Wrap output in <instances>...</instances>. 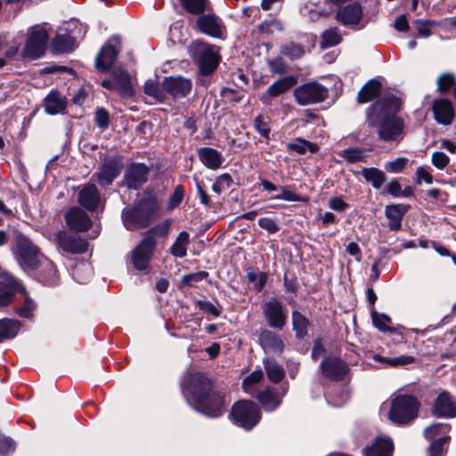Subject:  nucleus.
I'll list each match as a JSON object with an SVG mask.
<instances>
[{
	"label": "nucleus",
	"mask_w": 456,
	"mask_h": 456,
	"mask_svg": "<svg viewBox=\"0 0 456 456\" xmlns=\"http://www.w3.org/2000/svg\"><path fill=\"white\" fill-rule=\"evenodd\" d=\"M181 390L191 408L209 419L222 417L230 403L225 391L217 388L214 380L200 371L188 373Z\"/></svg>",
	"instance_id": "obj_1"
},
{
	"label": "nucleus",
	"mask_w": 456,
	"mask_h": 456,
	"mask_svg": "<svg viewBox=\"0 0 456 456\" xmlns=\"http://www.w3.org/2000/svg\"><path fill=\"white\" fill-rule=\"evenodd\" d=\"M160 203L157 194L153 191L146 189L132 207L125 208L122 210V223L127 231L145 229L158 219Z\"/></svg>",
	"instance_id": "obj_2"
},
{
	"label": "nucleus",
	"mask_w": 456,
	"mask_h": 456,
	"mask_svg": "<svg viewBox=\"0 0 456 456\" xmlns=\"http://www.w3.org/2000/svg\"><path fill=\"white\" fill-rule=\"evenodd\" d=\"M189 54L197 64L199 74L202 77L212 75L221 61V56L215 50V45L200 40H195L190 45Z\"/></svg>",
	"instance_id": "obj_3"
},
{
	"label": "nucleus",
	"mask_w": 456,
	"mask_h": 456,
	"mask_svg": "<svg viewBox=\"0 0 456 456\" xmlns=\"http://www.w3.org/2000/svg\"><path fill=\"white\" fill-rule=\"evenodd\" d=\"M228 418L233 425L248 432L259 424L262 412L255 402L241 399L232 405Z\"/></svg>",
	"instance_id": "obj_4"
},
{
	"label": "nucleus",
	"mask_w": 456,
	"mask_h": 456,
	"mask_svg": "<svg viewBox=\"0 0 456 456\" xmlns=\"http://www.w3.org/2000/svg\"><path fill=\"white\" fill-rule=\"evenodd\" d=\"M419 400L412 395L400 394L392 401L388 411L389 419L398 425H405L418 417Z\"/></svg>",
	"instance_id": "obj_5"
},
{
	"label": "nucleus",
	"mask_w": 456,
	"mask_h": 456,
	"mask_svg": "<svg viewBox=\"0 0 456 456\" xmlns=\"http://www.w3.org/2000/svg\"><path fill=\"white\" fill-rule=\"evenodd\" d=\"M366 122L370 127H378L379 139L383 142H399L403 137L404 120L400 116L375 117L366 118Z\"/></svg>",
	"instance_id": "obj_6"
},
{
	"label": "nucleus",
	"mask_w": 456,
	"mask_h": 456,
	"mask_svg": "<svg viewBox=\"0 0 456 456\" xmlns=\"http://www.w3.org/2000/svg\"><path fill=\"white\" fill-rule=\"evenodd\" d=\"M16 257L23 269H35L43 256L37 246L21 233L15 235Z\"/></svg>",
	"instance_id": "obj_7"
},
{
	"label": "nucleus",
	"mask_w": 456,
	"mask_h": 456,
	"mask_svg": "<svg viewBox=\"0 0 456 456\" xmlns=\"http://www.w3.org/2000/svg\"><path fill=\"white\" fill-rule=\"evenodd\" d=\"M48 33L45 27L37 25L28 29V36L22 52L24 59L36 60L45 52Z\"/></svg>",
	"instance_id": "obj_8"
},
{
	"label": "nucleus",
	"mask_w": 456,
	"mask_h": 456,
	"mask_svg": "<svg viewBox=\"0 0 456 456\" xmlns=\"http://www.w3.org/2000/svg\"><path fill=\"white\" fill-rule=\"evenodd\" d=\"M294 97L297 104L305 106L324 102L329 97V90L316 82H306L294 89Z\"/></svg>",
	"instance_id": "obj_9"
},
{
	"label": "nucleus",
	"mask_w": 456,
	"mask_h": 456,
	"mask_svg": "<svg viewBox=\"0 0 456 456\" xmlns=\"http://www.w3.org/2000/svg\"><path fill=\"white\" fill-rule=\"evenodd\" d=\"M263 315L270 329L282 330L288 322V310L277 297H272L262 305Z\"/></svg>",
	"instance_id": "obj_10"
},
{
	"label": "nucleus",
	"mask_w": 456,
	"mask_h": 456,
	"mask_svg": "<svg viewBox=\"0 0 456 456\" xmlns=\"http://www.w3.org/2000/svg\"><path fill=\"white\" fill-rule=\"evenodd\" d=\"M402 105L403 102L399 97L393 94H386L368 107L367 119H372L375 117L398 116L397 113L401 110Z\"/></svg>",
	"instance_id": "obj_11"
},
{
	"label": "nucleus",
	"mask_w": 456,
	"mask_h": 456,
	"mask_svg": "<svg viewBox=\"0 0 456 456\" xmlns=\"http://www.w3.org/2000/svg\"><path fill=\"white\" fill-rule=\"evenodd\" d=\"M322 375L330 381H343L350 372V367L340 357L325 356L320 363Z\"/></svg>",
	"instance_id": "obj_12"
},
{
	"label": "nucleus",
	"mask_w": 456,
	"mask_h": 456,
	"mask_svg": "<svg viewBox=\"0 0 456 456\" xmlns=\"http://www.w3.org/2000/svg\"><path fill=\"white\" fill-rule=\"evenodd\" d=\"M16 293H25V287L20 281L10 273H1L0 307L10 305Z\"/></svg>",
	"instance_id": "obj_13"
},
{
	"label": "nucleus",
	"mask_w": 456,
	"mask_h": 456,
	"mask_svg": "<svg viewBox=\"0 0 456 456\" xmlns=\"http://www.w3.org/2000/svg\"><path fill=\"white\" fill-rule=\"evenodd\" d=\"M156 246L150 239H142L132 252V263L138 271H146L155 251Z\"/></svg>",
	"instance_id": "obj_14"
},
{
	"label": "nucleus",
	"mask_w": 456,
	"mask_h": 456,
	"mask_svg": "<svg viewBox=\"0 0 456 456\" xmlns=\"http://www.w3.org/2000/svg\"><path fill=\"white\" fill-rule=\"evenodd\" d=\"M149 174L150 168L146 164L133 162L125 170V184L130 190H138L148 181Z\"/></svg>",
	"instance_id": "obj_15"
},
{
	"label": "nucleus",
	"mask_w": 456,
	"mask_h": 456,
	"mask_svg": "<svg viewBox=\"0 0 456 456\" xmlns=\"http://www.w3.org/2000/svg\"><path fill=\"white\" fill-rule=\"evenodd\" d=\"M162 87L166 95L169 94L175 99L184 98L191 93L192 83L191 79L183 76H169L163 78Z\"/></svg>",
	"instance_id": "obj_16"
},
{
	"label": "nucleus",
	"mask_w": 456,
	"mask_h": 456,
	"mask_svg": "<svg viewBox=\"0 0 456 456\" xmlns=\"http://www.w3.org/2000/svg\"><path fill=\"white\" fill-rule=\"evenodd\" d=\"M55 241L61 249L69 254H83L88 248V242L86 240L64 231L56 234Z\"/></svg>",
	"instance_id": "obj_17"
},
{
	"label": "nucleus",
	"mask_w": 456,
	"mask_h": 456,
	"mask_svg": "<svg viewBox=\"0 0 456 456\" xmlns=\"http://www.w3.org/2000/svg\"><path fill=\"white\" fill-rule=\"evenodd\" d=\"M431 412L438 418H456V399L448 391L441 392L434 401Z\"/></svg>",
	"instance_id": "obj_18"
},
{
	"label": "nucleus",
	"mask_w": 456,
	"mask_h": 456,
	"mask_svg": "<svg viewBox=\"0 0 456 456\" xmlns=\"http://www.w3.org/2000/svg\"><path fill=\"white\" fill-rule=\"evenodd\" d=\"M258 344L265 353L281 354L285 344L280 334L268 329H264L258 335Z\"/></svg>",
	"instance_id": "obj_19"
},
{
	"label": "nucleus",
	"mask_w": 456,
	"mask_h": 456,
	"mask_svg": "<svg viewBox=\"0 0 456 456\" xmlns=\"http://www.w3.org/2000/svg\"><path fill=\"white\" fill-rule=\"evenodd\" d=\"M197 28L203 34L214 38L222 37V21L215 13H201L196 20Z\"/></svg>",
	"instance_id": "obj_20"
},
{
	"label": "nucleus",
	"mask_w": 456,
	"mask_h": 456,
	"mask_svg": "<svg viewBox=\"0 0 456 456\" xmlns=\"http://www.w3.org/2000/svg\"><path fill=\"white\" fill-rule=\"evenodd\" d=\"M435 120L441 125H451L455 117L452 102L447 98L436 99L432 103Z\"/></svg>",
	"instance_id": "obj_21"
},
{
	"label": "nucleus",
	"mask_w": 456,
	"mask_h": 456,
	"mask_svg": "<svg viewBox=\"0 0 456 456\" xmlns=\"http://www.w3.org/2000/svg\"><path fill=\"white\" fill-rule=\"evenodd\" d=\"M362 7L360 3L354 2L340 7L335 15L336 20L342 25H358L362 18Z\"/></svg>",
	"instance_id": "obj_22"
},
{
	"label": "nucleus",
	"mask_w": 456,
	"mask_h": 456,
	"mask_svg": "<svg viewBox=\"0 0 456 456\" xmlns=\"http://www.w3.org/2000/svg\"><path fill=\"white\" fill-rule=\"evenodd\" d=\"M409 204H389L385 208V216L388 220V229L391 232H398L402 229V222L405 214L409 212Z\"/></svg>",
	"instance_id": "obj_23"
},
{
	"label": "nucleus",
	"mask_w": 456,
	"mask_h": 456,
	"mask_svg": "<svg viewBox=\"0 0 456 456\" xmlns=\"http://www.w3.org/2000/svg\"><path fill=\"white\" fill-rule=\"evenodd\" d=\"M78 203L86 210L93 212L102 206V199L96 186L87 183L82 187L77 196Z\"/></svg>",
	"instance_id": "obj_24"
},
{
	"label": "nucleus",
	"mask_w": 456,
	"mask_h": 456,
	"mask_svg": "<svg viewBox=\"0 0 456 456\" xmlns=\"http://www.w3.org/2000/svg\"><path fill=\"white\" fill-rule=\"evenodd\" d=\"M67 225L77 232H86L91 225L92 221L87 214L79 207H73L65 214Z\"/></svg>",
	"instance_id": "obj_25"
},
{
	"label": "nucleus",
	"mask_w": 456,
	"mask_h": 456,
	"mask_svg": "<svg viewBox=\"0 0 456 456\" xmlns=\"http://www.w3.org/2000/svg\"><path fill=\"white\" fill-rule=\"evenodd\" d=\"M394 443L389 437L377 436L362 449V456H393Z\"/></svg>",
	"instance_id": "obj_26"
},
{
	"label": "nucleus",
	"mask_w": 456,
	"mask_h": 456,
	"mask_svg": "<svg viewBox=\"0 0 456 456\" xmlns=\"http://www.w3.org/2000/svg\"><path fill=\"white\" fill-rule=\"evenodd\" d=\"M116 94L123 99H131L135 95L130 74L120 66H116Z\"/></svg>",
	"instance_id": "obj_27"
},
{
	"label": "nucleus",
	"mask_w": 456,
	"mask_h": 456,
	"mask_svg": "<svg viewBox=\"0 0 456 456\" xmlns=\"http://www.w3.org/2000/svg\"><path fill=\"white\" fill-rule=\"evenodd\" d=\"M255 398L267 412L274 411L282 403L281 396L272 387H266L265 389L258 391Z\"/></svg>",
	"instance_id": "obj_28"
},
{
	"label": "nucleus",
	"mask_w": 456,
	"mask_h": 456,
	"mask_svg": "<svg viewBox=\"0 0 456 456\" xmlns=\"http://www.w3.org/2000/svg\"><path fill=\"white\" fill-rule=\"evenodd\" d=\"M196 151L200 161L207 168L217 170L222 167L224 157L216 149L211 147H201L198 148Z\"/></svg>",
	"instance_id": "obj_29"
},
{
	"label": "nucleus",
	"mask_w": 456,
	"mask_h": 456,
	"mask_svg": "<svg viewBox=\"0 0 456 456\" xmlns=\"http://www.w3.org/2000/svg\"><path fill=\"white\" fill-rule=\"evenodd\" d=\"M297 83L295 76L289 75L283 77L273 83L263 94L262 100L265 101L266 97H278L291 89Z\"/></svg>",
	"instance_id": "obj_30"
},
{
	"label": "nucleus",
	"mask_w": 456,
	"mask_h": 456,
	"mask_svg": "<svg viewBox=\"0 0 456 456\" xmlns=\"http://www.w3.org/2000/svg\"><path fill=\"white\" fill-rule=\"evenodd\" d=\"M381 90L382 84L379 79H370L362 86V88L358 92V103L363 104L375 100L380 95Z\"/></svg>",
	"instance_id": "obj_31"
},
{
	"label": "nucleus",
	"mask_w": 456,
	"mask_h": 456,
	"mask_svg": "<svg viewBox=\"0 0 456 456\" xmlns=\"http://www.w3.org/2000/svg\"><path fill=\"white\" fill-rule=\"evenodd\" d=\"M291 325L292 330L295 332V338L297 340H303L308 335L311 322L298 310H293L291 312Z\"/></svg>",
	"instance_id": "obj_32"
},
{
	"label": "nucleus",
	"mask_w": 456,
	"mask_h": 456,
	"mask_svg": "<svg viewBox=\"0 0 456 456\" xmlns=\"http://www.w3.org/2000/svg\"><path fill=\"white\" fill-rule=\"evenodd\" d=\"M174 223V219L171 217H167L165 220H163L161 223H159L153 226H151L150 229H148L143 233L144 239H150L151 242L156 246L157 241L156 238L158 239H163L166 240L169 234L171 226Z\"/></svg>",
	"instance_id": "obj_33"
},
{
	"label": "nucleus",
	"mask_w": 456,
	"mask_h": 456,
	"mask_svg": "<svg viewBox=\"0 0 456 456\" xmlns=\"http://www.w3.org/2000/svg\"><path fill=\"white\" fill-rule=\"evenodd\" d=\"M66 106V98L57 91H52L45 99V110L50 115L63 112Z\"/></svg>",
	"instance_id": "obj_34"
},
{
	"label": "nucleus",
	"mask_w": 456,
	"mask_h": 456,
	"mask_svg": "<svg viewBox=\"0 0 456 456\" xmlns=\"http://www.w3.org/2000/svg\"><path fill=\"white\" fill-rule=\"evenodd\" d=\"M263 363L266 376L272 383L278 384L284 379L285 370L274 358L265 357L263 360Z\"/></svg>",
	"instance_id": "obj_35"
},
{
	"label": "nucleus",
	"mask_w": 456,
	"mask_h": 456,
	"mask_svg": "<svg viewBox=\"0 0 456 456\" xmlns=\"http://www.w3.org/2000/svg\"><path fill=\"white\" fill-rule=\"evenodd\" d=\"M114 63V46L107 44L105 45L95 61L96 69L101 72L109 70Z\"/></svg>",
	"instance_id": "obj_36"
},
{
	"label": "nucleus",
	"mask_w": 456,
	"mask_h": 456,
	"mask_svg": "<svg viewBox=\"0 0 456 456\" xmlns=\"http://www.w3.org/2000/svg\"><path fill=\"white\" fill-rule=\"evenodd\" d=\"M361 175L376 190L380 189L387 180L386 174L378 167H363Z\"/></svg>",
	"instance_id": "obj_37"
},
{
	"label": "nucleus",
	"mask_w": 456,
	"mask_h": 456,
	"mask_svg": "<svg viewBox=\"0 0 456 456\" xmlns=\"http://www.w3.org/2000/svg\"><path fill=\"white\" fill-rule=\"evenodd\" d=\"M190 244V234L186 231L179 232L175 242L169 248V253L178 258H183L187 255V246Z\"/></svg>",
	"instance_id": "obj_38"
},
{
	"label": "nucleus",
	"mask_w": 456,
	"mask_h": 456,
	"mask_svg": "<svg viewBox=\"0 0 456 456\" xmlns=\"http://www.w3.org/2000/svg\"><path fill=\"white\" fill-rule=\"evenodd\" d=\"M286 147L289 151H295L299 155H305L307 150L311 153H316L320 149L315 142L302 137H297L295 142H289Z\"/></svg>",
	"instance_id": "obj_39"
},
{
	"label": "nucleus",
	"mask_w": 456,
	"mask_h": 456,
	"mask_svg": "<svg viewBox=\"0 0 456 456\" xmlns=\"http://www.w3.org/2000/svg\"><path fill=\"white\" fill-rule=\"evenodd\" d=\"M143 92L146 95L152 97L158 102H164L167 99L162 84L159 85L157 79H148L144 83Z\"/></svg>",
	"instance_id": "obj_40"
},
{
	"label": "nucleus",
	"mask_w": 456,
	"mask_h": 456,
	"mask_svg": "<svg viewBox=\"0 0 456 456\" xmlns=\"http://www.w3.org/2000/svg\"><path fill=\"white\" fill-rule=\"evenodd\" d=\"M94 175L101 186L110 185L114 179V160L105 161Z\"/></svg>",
	"instance_id": "obj_41"
},
{
	"label": "nucleus",
	"mask_w": 456,
	"mask_h": 456,
	"mask_svg": "<svg viewBox=\"0 0 456 456\" xmlns=\"http://www.w3.org/2000/svg\"><path fill=\"white\" fill-rule=\"evenodd\" d=\"M370 317L373 326L381 332L396 333V329L387 325L385 322L391 323L392 319L387 314H379L375 309H371Z\"/></svg>",
	"instance_id": "obj_42"
},
{
	"label": "nucleus",
	"mask_w": 456,
	"mask_h": 456,
	"mask_svg": "<svg viewBox=\"0 0 456 456\" xmlns=\"http://www.w3.org/2000/svg\"><path fill=\"white\" fill-rule=\"evenodd\" d=\"M436 85L440 94H448L456 86V77L451 72L442 73L436 79Z\"/></svg>",
	"instance_id": "obj_43"
},
{
	"label": "nucleus",
	"mask_w": 456,
	"mask_h": 456,
	"mask_svg": "<svg viewBox=\"0 0 456 456\" xmlns=\"http://www.w3.org/2000/svg\"><path fill=\"white\" fill-rule=\"evenodd\" d=\"M373 360L378 362L386 363L391 367L405 366L415 362V357L411 355H399L396 357H385L380 354H375Z\"/></svg>",
	"instance_id": "obj_44"
},
{
	"label": "nucleus",
	"mask_w": 456,
	"mask_h": 456,
	"mask_svg": "<svg viewBox=\"0 0 456 456\" xmlns=\"http://www.w3.org/2000/svg\"><path fill=\"white\" fill-rule=\"evenodd\" d=\"M20 330V322L11 319L0 320V342L3 339L14 338Z\"/></svg>",
	"instance_id": "obj_45"
},
{
	"label": "nucleus",
	"mask_w": 456,
	"mask_h": 456,
	"mask_svg": "<svg viewBox=\"0 0 456 456\" xmlns=\"http://www.w3.org/2000/svg\"><path fill=\"white\" fill-rule=\"evenodd\" d=\"M247 279L249 283L253 284V289L256 292H261L267 283L268 274L265 272H256L250 269L247 272Z\"/></svg>",
	"instance_id": "obj_46"
},
{
	"label": "nucleus",
	"mask_w": 456,
	"mask_h": 456,
	"mask_svg": "<svg viewBox=\"0 0 456 456\" xmlns=\"http://www.w3.org/2000/svg\"><path fill=\"white\" fill-rule=\"evenodd\" d=\"M281 53L289 60L294 61L302 58L305 51L302 45L291 41L281 46Z\"/></svg>",
	"instance_id": "obj_47"
},
{
	"label": "nucleus",
	"mask_w": 456,
	"mask_h": 456,
	"mask_svg": "<svg viewBox=\"0 0 456 456\" xmlns=\"http://www.w3.org/2000/svg\"><path fill=\"white\" fill-rule=\"evenodd\" d=\"M75 45V38L69 35L58 34L53 41V47L58 53H66L73 50Z\"/></svg>",
	"instance_id": "obj_48"
},
{
	"label": "nucleus",
	"mask_w": 456,
	"mask_h": 456,
	"mask_svg": "<svg viewBox=\"0 0 456 456\" xmlns=\"http://www.w3.org/2000/svg\"><path fill=\"white\" fill-rule=\"evenodd\" d=\"M364 151L365 149L361 147H349L339 151L338 155L348 163H356L364 160Z\"/></svg>",
	"instance_id": "obj_49"
},
{
	"label": "nucleus",
	"mask_w": 456,
	"mask_h": 456,
	"mask_svg": "<svg viewBox=\"0 0 456 456\" xmlns=\"http://www.w3.org/2000/svg\"><path fill=\"white\" fill-rule=\"evenodd\" d=\"M341 41L342 37L337 32L336 28H330L322 34L320 45L321 48L326 49L338 45Z\"/></svg>",
	"instance_id": "obj_50"
},
{
	"label": "nucleus",
	"mask_w": 456,
	"mask_h": 456,
	"mask_svg": "<svg viewBox=\"0 0 456 456\" xmlns=\"http://www.w3.org/2000/svg\"><path fill=\"white\" fill-rule=\"evenodd\" d=\"M451 428L450 424L434 423L424 430V436L428 441L436 440V436L440 434L447 433Z\"/></svg>",
	"instance_id": "obj_51"
},
{
	"label": "nucleus",
	"mask_w": 456,
	"mask_h": 456,
	"mask_svg": "<svg viewBox=\"0 0 456 456\" xmlns=\"http://www.w3.org/2000/svg\"><path fill=\"white\" fill-rule=\"evenodd\" d=\"M182 6L189 13L201 14L206 10L207 0H180Z\"/></svg>",
	"instance_id": "obj_52"
},
{
	"label": "nucleus",
	"mask_w": 456,
	"mask_h": 456,
	"mask_svg": "<svg viewBox=\"0 0 456 456\" xmlns=\"http://www.w3.org/2000/svg\"><path fill=\"white\" fill-rule=\"evenodd\" d=\"M194 304L204 314L212 315L213 317L217 318V317H220L222 314V306L221 305L216 306L211 302L201 300V299H195Z\"/></svg>",
	"instance_id": "obj_53"
},
{
	"label": "nucleus",
	"mask_w": 456,
	"mask_h": 456,
	"mask_svg": "<svg viewBox=\"0 0 456 456\" xmlns=\"http://www.w3.org/2000/svg\"><path fill=\"white\" fill-rule=\"evenodd\" d=\"M232 183L233 180L230 174H222L216 178V182L212 185V191L220 194L224 189L230 188Z\"/></svg>",
	"instance_id": "obj_54"
},
{
	"label": "nucleus",
	"mask_w": 456,
	"mask_h": 456,
	"mask_svg": "<svg viewBox=\"0 0 456 456\" xmlns=\"http://www.w3.org/2000/svg\"><path fill=\"white\" fill-rule=\"evenodd\" d=\"M208 275L207 271H199L194 273L184 274L181 278L179 288H181V286L193 287V282L201 281L207 279Z\"/></svg>",
	"instance_id": "obj_55"
},
{
	"label": "nucleus",
	"mask_w": 456,
	"mask_h": 456,
	"mask_svg": "<svg viewBox=\"0 0 456 456\" xmlns=\"http://www.w3.org/2000/svg\"><path fill=\"white\" fill-rule=\"evenodd\" d=\"M24 297L23 305L17 311L18 314L23 318H30L33 315V312L36 309V303L28 295L27 290L25 293H20Z\"/></svg>",
	"instance_id": "obj_56"
},
{
	"label": "nucleus",
	"mask_w": 456,
	"mask_h": 456,
	"mask_svg": "<svg viewBox=\"0 0 456 456\" xmlns=\"http://www.w3.org/2000/svg\"><path fill=\"white\" fill-rule=\"evenodd\" d=\"M258 30L264 34H273L275 30L282 31L281 22L276 19L265 20L258 25Z\"/></svg>",
	"instance_id": "obj_57"
},
{
	"label": "nucleus",
	"mask_w": 456,
	"mask_h": 456,
	"mask_svg": "<svg viewBox=\"0 0 456 456\" xmlns=\"http://www.w3.org/2000/svg\"><path fill=\"white\" fill-rule=\"evenodd\" d=\"M450 438L449 436H446L431 441V444L428 448V456H442L444 451V444Z\"/></svg>",
	"instance_id": "obj_58"
},
{
	"label": "nucleus",
	"mask_w": 456,
	"mask_h": 456,
	"mask_svg": "<svg viewBox=\"0 0 456 456\" xmlns=\"http://www.w3.org/2000/svg\"><path fill=\"white\" fill-rule=\"evenodd\" d=\"M92 275V269L87 264L77 265L73 270L74 279L79 283H85Z\"/></svg>",
	"instance_id": "obj_59"
},
{
	"label": "nucleus",
	"mask_w": 456,
	"mask_h": 456,
	"mask_svg": "<svg viewBox=\"0 0 456 456\" xmlns=\"http://www.w3.org/2000/svg\"><path fill=\"white\" fill-rule=\"evenodd\" d=\"M254 127L262 137L266 140L270 139L271 128L269 123L265 120V118L262 115H258L254 119Z\"/></svg>",
	"instance_id": "obj_60"
},
{
	"label": "nucleus",
	"mask_w": 456,
	"mask_h": 456,
	"mask_svg": "<svg viewBox=\"0 0 456 456\" xmlns=\"http://www.w3.org/2000/svg\"><path fill=\"white\" fill-rule=\"evenodd\" d=\"M184 197V187L183 184H178L175 187L174 191L169 197L168 208L174 209L177 208L183 201Z\"/></svg>",
	"instance_id": "obj_61"
},
{
	"label": "nucleus",
	"mask_w": 456,
	"mask_h": 456,
	"mask_svg": "<svg viewBox=\"0 0 456 456\" xmlns=\"http://www.w3.org/2000/svg\"><path fill=\"white\" fill-rule=\"evenodd\" d=\"M194 182L197 189V194L200 199V202L207 208H210L212 205L211 199L208 194L203 181L194 176Z\"/></svg>",
	"instance_id": "obj_62"
},
{
	"label": "nucleus",
	"mask_w": 456,
	"mask_h": 456,
	"mask_svg": "<svg viewBox=\"0 0 456 456\" xmlns=\"http://www.w3.org/2000/svg\"><path fill=\"white\" fill-rule=\"evenodd\" d=\"M220 95L224 99L225 102L231 103H238L243 98V94H241L240 91L226 86L221 89Z\"/></svg>",
	"instance_id": "obj_63"
},
{
	"label": "nucleus",
	"mask_w": 456,
	"mask_h": 456,
	"mask_svg": "<svg viewBox=\"0 0 456 456\" xmlns=\"http://www.w3.org/2000/svg\"><path fill=\"white\" fill-rule=\"evenodd\" d=\"M408 159L405 157H398L385 165V169L389 173H400L407 166Z\"/></svg>",
	"instance_id": "obj_64"
}]
</instances>
